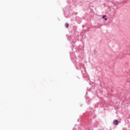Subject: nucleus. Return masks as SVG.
Returning a JSON list of instances; mask_svg holds the SVG:
<instances>
[{"mask_svg": "<svg viewBox=\"0 0 130 130\" xmlns=\"http://www.w3.org/2000/svg\"><path fill=\"white\" fill-rule=\"evenodd\" d=\"M119 122H118V120H114V124L115 125H118Z\"/></svg>", "mask_w": 130, "mask_h": 130, "instance_id": "1", "label": "nucleus"}, {"mask_svg": "<svg viewBox=\"0 0 130 130\" xmlns=\"http://www.w3.org/2000/svg\"><path fill=\"white\" fill-rule=\"evenodd\" d=\"M84 64H80V66H79V69L78 70H82V67H83Z\"/></svg>", "mask_w": 130, "mask_h": 130, "instance_id": "2", "label": "nucleus"}, {"mask_svg": "<svg viewBox=\"0 0 130 130\" xmlns=\"http://www.w3.org/2000/svg\"><path fill=\"white\" fill-rule=\"evenodd\" d=\"M83 72H84V74H86L87 73V71H86V68L83 67Z\"/></svg>", "mask_w": 130, "mask_h": 130, "instance_id": "3", "label": "nucleus"}, {"mask_svg": "<svg viewBox=\"0 0 130 130\" xmlns=\"http://www.w3.org/2000/svg\"><path fill=\"white\" fill-rule=\"evenodd\" d=\"M106 17V15H103V19H104L105 21H107V18H105Z\"/></svg>", "mask_w": 130, "mask_h": 130, "instance_id": "4", "label": "nucleus"}, {"mask_svg": "<svg viewBox=\"0 0 130 130\" xmlns=\"http://www.w3.org/2000/svg\"><path fill=\"white\" fill-rule=\"evenodd\" d=\"M65 26L66 28H69V26H70V25L69 24V23H66Z\"/></svg>", "mask_w": 130, "mask_h": 130, "instance_id": "5", "label": "nucleus"}, {"mask_svg": "<svg viewBox=\"0 0 130 130\" xmlns=\"http://www.w3.org/2000/svg\"><path fill=\"white\" fill-rule=\"evenodd\" d=\"M81 73H82V74H84V72H83V70H81Z\"/></svg>", "mask_w": 130, "mask_h": 130, "instance_id": "6", "label": "nucleus"}, {"mask_svg": "<svg viewBox=\"0 0 130 130\" xmlns=\"http://www.w3.org/2000/svg\"><path fill=\"white\" fill-rule=\"evenodd\" d=\"M90 103H91V102H88V104H90Z\"/></svg>", "mask_w": 130, "mask_h": 130, "instance_id": "7", "label": "nucleus"}, {"mask_svg": "<svg viewBox=\"0 0 130 130\" xmlns=\"http://www.w3.org/2000/svg\"><path fill=\"white\" fill-rule=\"evenodd\" d=\"M82 27L84 28V25H82Z\"/></svg>", "mask_w": 130, "mask_h": 130, "instance_id": "8", "label": "nucleus"}, {"mask_svg": "<svg viewBox=\"0 0 130 130\" xmlns=\"http://www.w3.org/2000/svg\"><path fill=\"white\" fill-rule=\"evenodd\" d=\"M86 102H88V100H86Z\"/></svg>", "mask_w": 130, "mask_h": 130, "instance_id": "9", "label": "nucleus"}]
</instances>
